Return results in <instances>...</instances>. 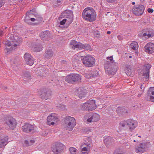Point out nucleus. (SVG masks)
I'll list each match as a JSON object with an SVG mask.
<instances>
[{
  "instance_id": "a19ab883",
  "label": "nucleus",
  "mask_w": 154,
  "mask_h": 154,
  "mask_svg": "<svg viewBox=\"0 0 154 154\" xmlns=\"http://www.w3.org/2000/svg\"><path fill=\"white\" fill-rule=\"evenodd\" d=\"M56 106L60 110H64L65 109V106L63 104H62L59 102L58 103H56Z\"/></svg>"
},
{
  "instance_id": "864d4df0",
  "label": "nucleus",
  "mask_w": 154,
  "mask_h": 154,
  "mask_svg": "<svg viewBox=\"0 0 154 154\" xmlns=\"http://www.w3.org/2000/svg\"><path fill=\"white\" fill-rule=\"evenodd\" d=\"M25 143L28 146H29V141L27 140H26L25 141Z\"/></svg>"
},
{
  "instance_id": "b1692460",
  "label": "nucleus",
  "mask_w": 154,
  "mask_h": 154,
  "mask_svg": "<svg viewBox=\"0 0 154 154\" xmlns=\"http://www.w3.org/2000/svg\"><path fill=\"white\" fill-rule=\"evenodd\" d=\"M73 14V12L72 11L66 10L62 12L59 18V20H61L63 18H66Z\"/></svg>"
},
{
  "instance_id": "e2e57ef3",
  "label": "nucleus",
  "mask_w": 154,
  "mask_h": 154,
  "mask_svg": "<svg viewBox=\"0 0 154 154\" xmlns=\"http://www.w3.org/2000/svg\"><path fill=\"white\" fill-rule=\"evenodd\" d=\"M111 33V32L110 31H108L107 32V33L108 34H110Z\"/></svg>"
},
{
  "instance_id": "3c124183",
  "label": "nucleus",
  "mask_w": 154,
  "mask_h": 154,
  "mask_svg": "<svg viewBox=\"0 0 154 154\" xmlns=\"http://www.w3.org/2000/svg\"><path fill=\"white\" fill-rule=\"evenodd\" d=\"M35 141L33 140H31L29 141V145L30 146L32 145L34 143Z\"/></svg>"
},
{
  "instance_id": "423d86ee",
  "label": "nucleus",
  "mask_w": 154,
  "mask_h": 154,
  "mask_svg": "<svg viewBox=\"0 0 154 154\" xmlns=\"http://www.w3.org/2000/svg\"><path fill=\"white\" fill-rule=\"evenodd\" d=\"M22 40V38L15 36L10 38V41H7L5 42V44L9 47L11 46V47L16 48L17 46L19 45Z\"/></svg>"
},
{
  "instance_id": "09e8293b",
  "label": "nucleus",
  "mask_w": 154,
  "mask_h": 154,
  "mask_svg": "<svg viewBox=\"0 0 154 154\" xmlns=\"http://www.w3.org/2000/svg\"><path fill=\"white\" fill-rule=\"evenodd\" d=\"M66 23V20H65V18H64L62 20L60 21V24L61 25H63L64 24Z\"/></svg>"
},
{
  "instance_id": "774afa93",
  "label": "nucleus",
  "mask_w": 154,
  "mask_h": 154,
  "mask_svg": "<svg viewBox=\"0 0 154 154\" xmlns=\"http://www.w3.org/2000/svg\"><path fill=\"white\" fill-rule=\"evenodd\" d=\"M140 95H141V94H139L138 95V97H140Z\"/></svg>"
},
{
  "instance_id": "79ce46f5",
  "label": "nucleus",
  "mask_w": 154,
  "mask_h": 154,
  "mask_svg": "<svg viewBox=\"0 0 154 154\" xmlns=\"http://www.w3.org/2000/svg\"><path fill=\"white\" fill-rule=\"evenodd\" d=\"M69 151L71 154H77V149L73 147H70L69 149Z\"/></svg>"
},
{
  "instance_id": "de8ad7c7",
  "label": "nucleus",
  "mask_w": 154,
  "mask_h": 154,
  "mask_svg": "<svg viewBox=\"0 0 154 154\" xmlns=\"http://www.w3.org/2000/svg\"><path fill=\"white\" fill-rule=\"evenodd\" d=\"M94 36L97 38H99L100 36V33L97 31H95L94 32Z\"/></svg>"
},
{
  "instance_id": "ddd939ff",
  "label": "nucleus",
  "mask_w": 154,
  "mask_h": 154,
  "mask_svg": "<svg viewBox=\"0 0 154 154\" xmlns=\"http://www.w3.org/2000/svg\"><path fill=\"white\" fill-rule=\"evenodd\" d=\"M151 67V65L149 64L145 65L143 71L141 73L140 75H141V76L143 77L142 79L144 81H147L149 79V72Z\"/></svg>"
},
{
  "instance_id": "052dcab7",
  "label": "nucleus",
  "mask_w": 154,
  "mask_h": 154,
  "mask_svg": "<svg viewBox=\"0 0 154 154\" xmlns=\"http://www.w3.org/2000/svg\"><path fill=\"white\" fill-rule=\"evenodd\" d=\"M82 154H88L87 152H82Z\"/></svg>"
},
{
  "instance_id": "2f4dec72",
  "label": "nucleus",
  "mask_w": 154,
  "mask_h": 154,
  "mask_svg": "<svg viewBox=\"0 0 154 154\" xmlns=\"http://www.w3.org/2000/svg\"><path fill=\"white\" fill-rule=\"evenodd\" d=\"M117 112L119 114H123L127 113V110L124 107H119L116 109Z\"/></svg>"
},
{
  "instance_id": "ea45409f",
  "label": "nucleus",
  "mask_w": 154,
  "mask_h": 154,
  "mask_svg": "<svg viewBox=\"0 0 154 154\" xmlns=\"http://www.w3.org/2000/svg\"><path fill=\"white\" fill-rule=\"evenodd\" d=\"M126 71V74L128 76H132L134 75V73L133 70L130 69L129 67L127 68Z\"/></svg>"
},
{
  "instance_id": "49530a36",
  "label": "nucleus",
  "mask_w": 154,
  "mask_h": 154,
  "mask_svg": "<svg viewBox=\"0 0 154 154\" xmlns=\"http://www.w3.org/2000/svg\"><path fill=\"white\" fill-rule=\"evenodd\" d=\"M15 48L14 47H11V48H5V52H6L7 53H8L10 51H11L12 50L14 49Z\"/></svg>"
},
{
  "instance_id": "6e6552de",
  "label": "nucleus",
  "mask_w": 154,
  "mask_h": 154,
  "mask_svg": "<svg viewBox=\"0 0 154 154\" xmlns=\"http://www.w3.org/2000/svg\"><path fill=\"white\" fill-rule=\"evenodd\" d=\"M64 122L69 131H72L76 124L75 119L69 116L65 118Z\"/></svg>"
},
{
  "instance_id": "69168bd1",
  "label": "nucleus",
  "mask_w": 154,
  "mask_h": 154,
  "mask_svg": "<svg viewBox=\"0 0 154 154\" xmlns=\"http://www.w3.org/2000/svg\"><path fill=\"white\" fill-rule=\"evenodd\" d=\"M132 4L133 5H134L135 4V2H133L132 3Z\"/></svg>"
},
{
  "instance_id": "4c0bfd02",
  "label": "nucleus",
  "mask_w": 154,
  "mask_h": 154,
  "mask_svg": "<svg viewBox=\"0 0 154 154\" xmlns=\"http://www.w3.org/2000/svg\"><path fill=\"white\" fill-rule=\"evenodd\" d=\"M65 20H66V24H69L71 23L73 21V14L69 16L68 17L65 18Z\"/></svg>"
},
{
  "instance_id": "1a4fd4ad",
  "label": "nucleus",
  "mask_w": 154,
  "mask_h": 154,
  "mask_svg": "<svg viewBox=\"0 0 154 154\" xmlns=\"http://www.w3.org/2000/svg\"><path fill=\"white\" fill-rule=\"evenodd\" d=\"M70 47L75 49V48L79 49H84L85 50H88L91 48V47L88 44L83 45L82 43H78L75 40H72L70 43Z\"/></svg>"
},
{
  "instance_id": "dca6fc26",
  "label": "nucleus",
  "mask_w": 154,
  "mask_h": 154,
  "mask_svg": "<svg viewBox=\"0 0 154 154\" xmlns=\"http://www.w3.org/2000/svg\"><path fill=\"white\" fill-rule=\"evenodd\" d=\"M51 91L48 89H43L41 91L40 96L42 99L47 100L51 97Z\"/></svg>"
},
{
  "instance_id": "a18cd8bd",
  "label": "nucleus",
  "mask_w": 154,
  "mask_h": 154,
  "mask_svg": "<svg viewBox=\"0 0 154 154\" xmlns=\"http://www.w3.org/2000/svg\"><path fill=\"white\" fill-rule=\"evenodd\" d=\"M35 19L36 20L40 22L42 21V18L38 15H36L35 16Z\"/></svg>"
},
{
  "instance_id": "338daca9",
  "label": "nucleus",
  "mask_w": 154,
  "mask_h": 154,
  "mask_svg": "<svg viewBox=\"0 0 154 154\" xmlns=\"http://www.w3.org/2000/svg\"><path fill=\"white\" fill-rule=\"evenodd\" d=\"M52 82H53V84H55V81H52Z\"/></svg>"
},
{
  "instance_id": "f257e3e1",
  "label": "nucleus",
  "mask_w": 154,
  "mask_h": 154,
  "mask_svg": "<svg viewBox=\"0 0 154 154\" xmlns=\"http://www.w3.org/2000/svg\"><path fill=\"white\" fill-rule=\"evenodd\" d=\"M83 19L90 22L94 21L96 19V14L94 10L92 8H85L82 13Z\"/></svg>"
},
{
  "instance_id": "4be33fe9",
  "label": "nucleus",
  "mask_w": 154,
  "mask_h": 154,
  "mask_svg": "<svg viewBox=\"0 0 154 154\" xmlns=\"http://www.w3.org/2000/svg\"><path fill=\"white\" fill-rule=\"evenodd\" d=\"M144 48L146 52L149 54H151L154 52V44L151 42L147 43L145 46Z\"/></svg>"
},
{
  "instance_id": "e433bc0d",
  "label": "nucleus",
  "mask_w": 154,
  "mask_h": 154,
  "mask_svg": "<svg viewBox=\"0 0 154 154\" xmlns=\"http://www.w3.org/2000/svg\"><path fill=\"white\" fill-rule=\"evenodd\" d=\"M50 83H51L53 86L55 85H60L59 80L56 78H54L53 79H52Z\"/></svg>"
},
{
  "instance_id": "6e6d98bb",
  "label": "nucleus",
  "mask_w": 154,
  "mask_h": 154,
  "mask_svg": "<svg viewBox=\"0 0 154 154\" xmlns=\"http://www.w3.org/2000/svg\"><path fill=\"white\" fill-rule=\"evenodd\" d=\"M118 38L120 40H121L122 39V36L120 35H119L118 36Z\"/></svg>"
},
{
  "instance_id": "7c9ffc66",
  "label": "nucleus",
  "mask_w": 154,
  "mask_h": 154,
  "mask_svg": "<svg viewBox=\"0 0 154 154\" xmlns=\"http://www.w3.org/2000/svg\"><path fill=\"white\" fill-rule=\"evenodd\" d=\"M142 33L143 36V37L147 36L146 38H147L153 36L151 32L148 29L143 30Z\"/></svg>"
},
{
  "instance_id": "bf43d9fd",
  "label": "nucleus",
  "mask_w": 154,
  "mask_h": 154,
  "mask_svg": "<svg viewBox=\"0 0 154 154\" xmlns=\"http://www.w3.org/2000/svg\"><path fill=\"white\" fill-rule=\"evenodd\" d=\"M2 88L3 89L5 90H6L7 89V87L6 86H3L2 87Z\"/></svg>"
},
{
  "instance_id": "39448f33",
  "label": "nucleus",
  "mask_w": 154,
  "mask_h": 154,
  "mask_svg": "<svg viewBox=\"0 0 154 154\" xmlns=\"http://www.w3.org/2000/svg\"><path fill=\"white\" fill-rule=\"evenodd\" d=\"M81 79L80 75L77 74H71L66 77L65 81L68 83L73 84L79 83Z\"/></svg>"
},
{
  "instance_id": "8fccbe9b",
  "label": "nucleus",
  "mask_w": 154,
  "mask_h": 154,
  "mask_svg": "<svg viewBox=\"0 0 154 154\" xmlns=\"http://www.w3.org/2000/svg\"><path fill=\"white\" fill-rule=\"evenodd\" d=\"M5 4L4 0H0V8L2 7Z\"/></svg>"
},
{
  "instance_id": "4d7b16f0",
  "label": "nucleus",
  "mask_w": 154,
  "mask_h": 154,
  "mask_svg": "<svg viewBox=\"0 0 154 154\" xmlns=\"http://www.w3.org/2000/svg\"><path fill=\"white\" fill-rule=\"evenodd\" d=\"M57 3L58 5H60L61 4V0H57Z\"/></svg>"
},
{
  "instance_id": "2eb2a0df",
  "label": "nucleus",
  "mask_w": 154,
  "mask_h": 154,
  "mask_svg": "<svg viewBox=\"0 0 154 154\" xmlns=\"http://www.w3.org/2000/svg\"><path fill=\"white\" fill-rule=\"evenodd\" d=\"M144 7L143 5H140L134 7L132 9L133 13L137 16L142 15L144 10Z\"/></svg>"
},
{
  "instance_id": "393cba45",
  "label": "nucleus",
  "mask_w": 154,
  "mask_h": 154,
  "mask_svg": "<svg viewBox=\"0 0 154 154\" xmlns=\"http://www.w3.org/2000/svg\"><path fill=\"white\" fill-rule=\"evenodd\" d=\"M35 11V9H32L27 11L26 14V16L24 19V21L28 24L31 25L32 24V23L30 21V17L28 15L32 14V12H34Z\"/></svg>"
},
{
  "instance_id": "9b49d317",
  "label": "nucleus",
  "mask_w": 154,
  "mask_h": 154,
  "mask_svg": "<svg viewBox=\"0 0 154 154\" xmlns=\"http://www.w3.org/2000/svg\"><path fill=\"white\" fill-rule=\"evenodd\" d=\"M81 60L85 66L88 67L92 66L94 64L95 61L94 58L91 56H82Z\"/></svg>"
},
{
  "instance_id": "aec40b11",
  "label": "nucleus",
  "mask_w": 154,
  "mask_h": 154,
  "mask_svg": "<svg viewBox=\"0 0 154 154\" xmlns=\"http://www.w3.org/2000/svg\"><path fill=\"white\" fill-rule=\"evenodd\" d=\"M40 36L42 40L48 41L51 38V36L50 32L49 31H45L40 34Z\"/></svg>"
},
{
  "instance_id": "473e14b6",
  "label": "nucleus",
  "mask_w": 154,
  "mask_h": 154,
  "mask_svg": "<svg viewBox=\"0 0 154 154\" xmlns=\"http://www.w3.org/2000/svg\"><path fill=\"white\" fill-rule=\"evenodd\" d=\"M47 70L43 68H39L37 71L38 74L41 76H43L45 75Z\"/></svg>"
},
{
  "instance_id": "0e129e2a",
  "label": "nucleus",
  "mask_w": 154,
  "mask_h": 154,
  "mask_svg": "<svg viewBox=\"0 0 154 154\" xmlns=\"http://www.w3.org/2000/svg\"><path fill=\"white\" fill-rule=\"evenodd\" d=\"M142 86H143V85H142L141 86H140V88H141V89H142V88H143V87ZM143 89H144V87H143Z\"/></svg>"
},
{
  "instance_id": "13d9d810",
  "label": "nucleus",
  "mask_w": 154,
  "mask_h": 154,
  "mask_svg": "<svg viewBox=\"0 0 154 154\" xmlns=\"http://www.w3.org/2000/svg\"><path fill=\"white\" fill-rule=\"evenodd\" d=\"M35 20H36L35 18H30V21L33 22Z\"/></svg>"
},
{
  "instance_id": "5701e85b",
  "label": "nucleus",
  "mask_w": 154,
  "mask_h": 154,
  "mask_svg": "<svg viewBox=\"0 0 154 154\" xmlns=\"http://www.w3.org/2000/svg\"><path fill=\"white\" fill-rule=\"evenodd\" d=\"M58 119L56 116H54L52 115L49 116L47 118V124L49 125H54V121H57Z\"/></svg>"
},
{
  "instance_id": "f3484780",
  "label": "nucleus",
  "mask_w": 154,
  "mask_h": 154,
  "mask_svg": "<svg viewBox=\"0 0 154 154\" xmlns=\"http://www.w3.org/2000/svg\"><path fill=\"white\" fill-rule=\"evenodd\" d=\"M22 129L24 132L26 133L32 134L35 132L34 126L29 123H25L22 126Z\"/></svg>"
},
{
  "instance_id": "a211bd4d",
  "label": "nucleus",
  "mask_w": 154,
  "mask_h": 154,
  "mask_svg": "<svg viewBox=\"0 0 154 154\" xmlns=\"http://www.w3.org/2000/svg\"><path fill=\"white\" fill-rule=\"evenodd\" d=\"M24 58L26 64L29 66H32L33 64L34 59L30 54L28 53H25Z\"/></svg>"
},
{
  "instance_id": "37998d69",
  "label": "nucleus",
  "mask_w": 154,
  "mask_h": 154,
  "mask_svg": "<svg viewBox=\"0 0 154 154\" xmlns=\"http://www.w3.org/2000/svg\"><path fill=\"white\" fill-rule=\"evenodd\" d=\"M59 62H60V65L65 66L67 63V62L65 60H59Z\"/></svg>"
},
{
  "instance_id": "bb28decb",
  "label": "nucleus",
  "mask_w": 154,
  "mask_h": 154,
  "mask_svg": "<svg viewBox=\"0 0 154 154\" xmlns=\"http://www.w3.org/2000/svg\"><path fill=\"white\" fill-rule=\"evenodd\" d=\"M98 75V72L95 70H94L92 71H91L88 75H86L85 77L88 79L91 77H95Z\"/></svg>"
},
{
  "instance_id": "f03ea898",
  "label": "nucleus",
  "mask_w": 154,
  "mask_h": 154,
  "mask_svg": "<svg viewBox=\"0 0 154 154\" xmlns=\"http://www.w3.org/2000/svg\"><path fill=\"white\" fill-rule=\"evenodd\" d=\"M137 122L135 121L129 119L126 120L121 121L119 123V126L125 129H129L132 131L137 127Z\"/></svg>"
},
{
  "instance_id": "4468645a",
  "label": "nucleus",
  "mask_w": 154,
  "mask_h": 154,
  "mask_svg": "<svg viewBox=\"0 0 154 154\" xmlns=\"http://www.w3.org/2000/svg\"><path fill=\"white\" fill-rule=\"evenodd\" d=\"M149 145L150 144L147 143H140L135 147V151L137 153L144 152L146 148H148Z\"/></svg>"
},
{
  "instance_id": "6ab92c4d",
  "label": "nucleus",
  "mask_w": 154,
  "mask_h": 154,
  "mask_svg": "<svg viewBox=\"0 0 154 154\" xmlns=\"http://www.w3.org/2000/svg\"><path fill=\"white\" fill-rule=\"evenodd\" d=\"M147 95V97H146V99L147 100L154 102V87L149 88Z\"/></svg>"
},
{
  "instance_id": "c9c22d12",
  "label": "nucleus",
  "mask_w": 154,
  "mask_h": 154,
  "mask_svg": "<svg viewBox=\"0 0 154 154\" xmlns=\"http://www.w3.org/2000/svg\"><path fill=\"white\" fill-rule=\"evenodd\" d=\"M19 60L18 59H14L11 62L12 66L15 69L18 67L19 65Z\"/></svg>"
},
{
  "instance_id": "f8f14e48",
  "label": "nucleus",
  "mask_w": 154,
  "mask_h": 154,
  "mask_svg": "<svg viewBox=\"0 0 154 154\" xmlns=\"http://www.w3.org/2000/svg\"><path fill=\"white\" fill-rule=\"evenodd\" d=\"M64 148V146L62 143L57 142L54 144L51 149L54 153L59 154L63 151Z\"/></svg>"
},
{
  "instance_id": "72a5a7b5",
  "label": "nucleus",
  "mask_w": 154,
  "mask_h": 154,
  "mask_svg": "<svg viewBox=\"0 0 154 154\" xmlns=\"http://www.w3.org/2000/svg\"><path fill=\"white\" fill-rule=\"evenodd\" d=\"M42 45L40 44H37L33 46L32 47V50L35 52H39L42 50Z\"/></svg>"
},
{
  "instance_id": "5fc2aeb1",
  "label": "nucleus",
  "mask_w": 154,
  "mask_h": 154,
  "mask_svg": "<svg viewBox=\"0 0 154 154\" xmlns=\"http://www.w3.org/2000/svg\"><path fill=\"white\" fill-rule=\"evenodd\" d=\"M115 0H106L108 2L112 3L114 2Z\"/></svg>"
},
{
  "instance_id": "0eeeda50",
  "label": "nucleus",
  "mask_w": 154,
  "mask_h": 154,
  "mask_svg": "<svg viewBox=\"0 0 154 154\" xmlns=\"http://www.w3.org/2000/svg\"><path fill=\"white\" fill-rule=\"evenodd\" d=\"M64 122L69 131H72L76 124L75 119L69 116L65 118Z\"/></svg>"
},
{
  "instance_id": "cd10ccee",
  "label": "nucleus",
  "mask_w": 154,
  "mask_h": 154,
  "mask_svg": "<svg viewBox=\"0 0 154 154\" xmlns=\"http://www.w3.org/2000/svg\"><path fill=\"white\" fill-rule=\"evenodd\" d=\"M54 54L53 51L49 49L46 50L45 54V57L46 58H49L52 57Z\"/></svg>"
},
{
  "instance_id": "603ef678",
  "label": "nucleus",
  "mask_w": 154,
  "mask_h": 154,
  "mask_svg": "<svg viewBox=\"0 0 154 154\" xmlns=\"http://www.w3.org/2000/svg\"><path fill=\"white\" fill-rule=\"evenodd\" d=\"M147 11L149 13H152L153 12V10L152 8H149L148 9Z\"/></svg>"
},
{
  "instance_id": "7ed1b4c3",
  "label": "nucleus",
  "mask_w": 154,
  "mask_h": 154,
  "mask_svg": "<svg viewBox=\"0 0 154 154\" xmlns=\"http://www.w3.org/2000/svg\"><path fill=\"white\" fill-rule=\"evenodd\" d=\"M109 59L110 63L108 64V66H105V69L106 73L109 75H114L117 71V63L113 61L112 56L107 57V59Z\"/></svg>"
},
{
  "instance_id": "680f3d73",
  "label": "nucleus",
  "mask_w": 154,
  "mask_h": 154,
  "mask_svg": "<svg viewBox=\"0 0 154 154\" xmlns=\"http://www.w3.org/2000/svg\"><path fill=\"white\" fill-rule=\"evenodd\" d=\"M2 32H3V31L2 30H0V36L2 34Z\"/></svg>"
},
{
  "instance_id": "c03bdc74",
  "label": "nucleus",
  "mask_w": 154,
  "mask_h": 154,
  "mask_svg": "<svg viewBox=\"0 0 154 154\" xmlns=\"http://www.w3.org/2000/svg\"><path fill=\"white\" fill-rule=\"evenodd\" d=\"M24 77L27 78H29L31 77V75L29 72H26L24 74Z\"/></svg>"
},
{
  "instance_id": "412c9836",
  "label": "nucleus",
  "mask_w": 154,
  "mask_h": 154,
  "mask_svg": "<svg viewBox=\"0 0 154 154\" xmlns=\"http://www.w3.org/2000/svg\"><path fill=\"white\" fill-rule=\"evenodd\" d=\"M89 117V118L87 120L88 122H97L99 120L100 118V115L95 113L90 114Z\"/></svg>"
},
{
  "instance_id": "9d476101",
  "label": "nucleus",
  "mask_w": 154,
  "mask_h": 154,
  "mask_svg": "<svg viewBox=\"0 0 154 154\" xmlns=\"http://www.w3.org/2000/svg\"><path fill=\"white\" fill-rule=\"evenodd\" d=\"M96 107L95 101L92 100L83 103L82 109L84 110L92 111L95 109Z\"/></svg>"
},
{
  "instance_id": "f704fd0d",
  "label": "nucleus",
  "mask_w": 154,
  "mask_h": 154,
  "mask_svg": "<svg viewBox=\"0 0 154 154\" xmlns=\"http://www.w3.org/2000/svg\"><path fill=\"white\" fill-rule=\"evenodd\" d=\"M86 145V146L84 147L82 149V152H87L88 151H89L91 148L92 146V145L90 142V143H87Z\"/></svg>"
},
{
  "instance_id": "20e7f679",
  "label": "nucleus",
  "mask_w": 154,
  "mask_h": 154,
  "mask_svg": "<svg viewBox=\"0 0 154 154\" xmlns=\"http://www.w3.org/2000/svg\"><path fill=\"white\" fill-rule=\"evenodd\" d=\"M5 126L10 130H14L17 125L16 120L11 116L6 117L4 120Z\"/></svg>"
},
{
  "instance_id": "c85d7f7f",
  "label": "nucleus",
  "mask_w": 154,
  "mask_h": 154,
  "mask_svg": "<svg viewBox=\"0 0 154 154\" xmlns=\"http://www.w3.org/2000/svg\"><path fill=\"white\" fill-rule=\"evenodd\" d=\"M114 142L113 138L110 137H108L104 140V142L106 146L112 144Z\"/></svg>"
},
{
  "instance_id": "c756f323",
  "label": "nucleus",
  "mask_w": 154,
  "mask_h": 154,
  "mask_svg": "<svg viewBox=\"0 0 154 154\" xmlns=\"http://www.w3.org/2000/svg\"><path fill=\"white\" fill-rule=\"evenodd\" d=\"M8 140V137H5L3 138H0V148H2L6 145Z\"/></svg>"
},
{
  "instance_id": "58836bf2",
  "label": "nucleus",
  "mask_w": 154,
  "mask_h": 154,
  "mask_svg": "<svg viewBox=\"0 0 154 154\" xmlns=\"http://www.w3.org/2000/svg\"><path fill=\"white\" fill-rule=\"evenodd\" d=\"M138 44L136 42H133L130 45V47L134 50H135L138 48Z\"/></svg>"
},
{
  "instance_id": "a878e982",
  "label": "nucleus",
  "mask_w": 154,
  "mask_h": 154,
  "mask_svg": "<svg viewBox=\"0 0 154 154\" xmlns=\"http://www.w3.org/2000/svg\"><path fill=\"white\" fill-rule=\"evenodd\" d=\"M75 95L79 98H81L84 96L85 95L84 90L81 88H78L75 91Z\"/></svg>"
}]
</instances>
